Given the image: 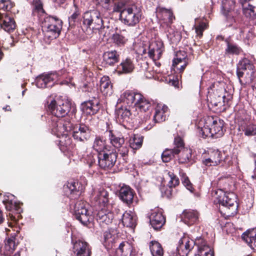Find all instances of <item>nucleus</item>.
Here are the masks:
<instances>
[{"label":"nucleus","mask_w":256,"mask_h":256,"mask_svg":"<svg viewBox=\"0 0 256 256\" xmlns=\"http://www.w3.org/2000/svg\"><path fill=\"white\" fill-rule=\"evenodd\" d=\"M70 110V104L68 102L57 103L54 100H52L50 104L48 102V110L52 114L48 118V124L52 134L62 135L64 130L70 129L72 120L69 114Z\"/></svg>","instance_id":"nucleus-1"},{"label":"nucleus","mask_w":256,"mask_h":256,"mask_svg":"<svg viewBox=\"0 0 256 256\" xmlns=\"http://www.w3.org/2000/svg\"><path fill=\"white\" fill-rule=\"evenodd\" d=\"M72 131V136L76 142H80L82 144H75L76 149L84 151L86 148V142L90 138L91 129L88 126L80 123L74 124L72 122L70 130H64V132Z\"/></svg>","instance_id":"nucleus-2"},{"label":"nucleus","mask_w":256,"mask_h":256,"mask_svg":"<svg viewBox=\"0 0 256 256\" xmlns=\"http://www.w3.org/2000/svg\"><path fill=\"white\" fill-rule=\"evenodd\" d=\"M156 16L162 22L160 24V28H164V31L168 33V38L172 42H174L175 40H179L180 36L178 32H174L171 34L168 30L171 28V25L176 19L172 10L159 6L156 8Z\"/></svg>","instance_id":"nucleus-3"},{"label":"nucleus","mask_w":256,"mask_h":256,"mask_svg":"<svg viewBox=\"0 0 256 256\" xmlns=\"http://www.w3.org/2000/svg\"><path fill=\"white\" fill-rule=\"evenodd\" d=\"M254 72V64L250 59L244 58L237 64L236 76L242 85L251 82L253 80Z\"/></svg>","instance_id":"nucleus-4"},{"label":"nucleus","mask_w":256,"mask_h":256,"mask_svg":"<svg viewBox=\"0 0 256 256\" xmlns=\"http://www.w3.org/2000/svg\"><path fill=\"white\" fill-rule=\"evenodd\" d=\"M62 26V20L56 16H45L42 22L44 35L50 40H54L59 36Z\"/></svg>","instance_id":"nucleus-5"},{"label":"nucleus","mask_w":256,"mask_h":256,"mask_svg":"<svg viewBox=\"0 0 256 256\" xmlns=\"http://www.w3.org/2000/svg\"><path fill=\"white\" fill-rule=\"evenodd\" d=\"M220 212L224 217H230L236 214L238 210L237 196L233 192L224 193L218 200Z\"/></svg>","instance_id":"nucleus-6"},{"label":"nucleus","mask_w":256,"mask_h":256,"mask_svg":"<svg viewBox=\"0 0 256 256\" xmlns=\"http://www.w3.org/2000/svg\"><path fill=\"white\" fill-rule=\"evenodd\" d=\"M86 206V202L82 200H77L75 203L70 204L71 212L75 218L84 225H86L92 220L91 212L88 210Z\"/></svg>","instance_id":"nucleus-7"},{"label":"nucleus","mask_w":256,"mask_h":256,"mask_svg":"<svg viewBox=\"0 0 256 256\" xmlns=\"http://www.w3.org/2000/svg\"><path fill=\"white\" fill-rule=\"evenodd\" d=\"M82 24L87 28L92 30H100L104 28L101 14L97 10L85 12L82 15Z\"/></svg>","instance_id":"nucleus-8"},{"label":"nucleus","mask_w":256,"mask_h":256,"mask_svg":"<svg viewBox=\"0 0 256 256\" xmlns=\"http://www.w3.org/2000/svg\"><path fill=\"white\" fill-rule=\"evenodd\" d=\"M141 10L136 5L126 6L121 11L120 18L122 22L128 26H134L139 23Z\"/></svg>","instance_id":"nucleus-9"},{"label":"nucleus","mask_w":256,"mask_h":256,"mask_svg":"<svg viewBox=\"0 0 256 256\" xmlns=\"http://www.w3.org/2000/svg\"><path fill=\"white\" fill-rule=\"evenodd\" d=\"M118 154L116 152L110 150L98 154V165L104 170H110L115 165Z\"/></svg>","instance_id":"nucleus-10"},{"label":"nucleus","mask_w":256,"mask_h":256,"mask_svg":"<svg viewBox=\"0 0 256 256\" xmlns=\"http://www.w3.org/2000/svg\"><path fill=\"white\" fill-rule=\"evenodd\" d=\"M238 126L240 130L244 132L247 136L256 135V120H252L250 116L246 114L238 119Z\"/></svg>","instance_id":"nucleus-11"},{"label":"nucleus","mask_w":256,"mask_h":256,"mask_svg":"<svg viewBox=\"0 0 256 256\" xmlns=\"http://www.w3.org/2000/svg\"><path fill=\"white\" fill-rule=\"evenodd\" d=\"M206 124L210 126L214 138L222 137L225 132L224 121L216 116H208L205 118Z\"/></svg>","instance_id":"nucleus-12"},{"label":"nucleus","mask_w":256,"mask_h":256,"mask_svg":"<svg viewBox=\"0 0 256 256\" xmlns=\"http://www.w3.org/2000/svg\"><path fill=\"white\" fill-rule=\"evenodd\" d=\"M72 251L74 256H91L92 247L84 240L72 238Z\"/></svg>","instance_id":"nucleus-13"},{"label":"nucleus","mask_w":256,"mask_h":256,"mask_svg":"<svg viewBox=\"0 0 256 256\" xmlns=\"http://www.w3.org/2000/svg\"><path fill=\"white\" fill-rule=\"evenodd\" d=\"M198 246V254L194 256H214L213 248L208 244L207 241L202 236L196 238L194 240V246Z\"/></svg>","instance_id":"nucleus-14"},{"label":"nucleus","mask_w":256,"mask_h":256,"mask_svg":"<svg viewBox=\"0 0 256 256\" xmlns=\"http://www.w3.org/2000/svg\"><path fill=\"white\" fill-rule=\"evenodd\" d=\"M100 107L99 99L94 97L82 102L80 106L82 111L87 116L95 115L99 112Z\"/></svg>","instance_id":"nucleus-15"},{"label":"nucleus","mask_w":256,"mask_h":256,"mask_svg":"<svg viewBox=\"0 0 256 256\" xmlns=\"http://www.w3.org/2000/svg\"><path fill=\"white\" fill-rule=\"evenodd\" d=\"M164 50V44L161 40L152 41L150 42L148 47V56L153 60H158L161 58Z\"/></svg>","instance_id":"nucleus-16"},{"label":"nucleus","mask_w":256,"mask_h":256,"mask_svg":"<svg viewBox=\"0 0 256 256\" xmlns=\"http://www.w3.org/2000/svg\"><path fill=\"white\" fill-rule=\"evenodd\" d=\"M148 217L150 225L156 230H160L166 222L162 211L158 209L152 211Z\"/></svg>","instance_id":"nucleus-17"},{"label":"nucleus","mask_w":256,"mask_h":256,"mask_svg":"<svg viewBox=\"0 0 256 256\" xmlns=\"http://www.w3.org/2000/svg\"><path fill=\"white\" fill-rule=\"evenodd\" d=\"M112 208H102L100 210L98 211L96 219L102 226L108 225L112 222L114 216L112 212Z\"/></svg>","instance_id":"nucleus-18"},{"label":"nucleus","mask_w":256,"mask_h":256,"mask_svg":"<svg viewBox=\"0 0 256 256\" xmlns=\"http://www.w3.org/2000/svg\"><path fill=\"white\" fill-rule=\"evenodd\" d=\"M194 248V240L188 237L184 236L178 242L176 250L179 256H188Z\"/></svg>","instance_id":"nucleus-19"},{"label":"nucleus","mask_w":256,"mask_h":256,"mask_svg":"<svg viewBox=\"0 0 256 256\" xmlns=\"http://www.w3.org/2000/svg\"><path fill=\"white\" fill-rule=\"evenodd\" d=\"M56 78V74L54 73L42 74L36 78V85L41 88L52 87Z\"/></svg>","instance_id":"nucleus-20"},{"label":"nucleus","mask_w":256,"mask_h":256,"mask_svg":"<svg viewBox=\"0 0 256 256\" xmlns=\"http://www.w3.org/2000/svg\"><path fill=\"white\" fill-rule=\"evenodd\" d=\"M135 196L136 194L134 190L130 186H124L119 190L118 196L120 200L129 207L133 203Z\"/></svg>","instance_id":"nucleus-21"},{"label":"nucleus","mask_w":256,"mask_h":256,"mask_svg":"<svg viewBox=\"0 0 256 256\" xmlns=\"http://www.w3.org/2000/svg\"><path fill=\"white\" fill-rule=\"evenodd\" d=\"M18 232L19 230H16V232L12 234L10 237L5 240L4 248V253L5 254L11 255L15 250L19 244L18 240L17 238Z\"/></svg>","instance_id":"nucleus-22"},{"label":"nucleus","mask_w":256,"mask_h":256,"mask_svg":"<svg viewBox=\"0 0 256 256\" xmlns=\"http://www.w3.org/2000/svg\"><path fill=\"white\" fill-rule=\"evenodd\" d=\"M104 244L108 249L112 248L118 240V230L116 229H109L106 231L104 234Z\"/></svg>","instance_id":"nucleus-23"},{"label":"nucleus","mask_w":256,"mask_h":256,"mask_svg":"<svg viewBox=\"0 0 256 256\" xmlns=\"http://www.w3.org/2000/svg\"><path fill=\"white\" fill-rule=\"evenodd\" d=\"M94 200L102 208H112V205L110 203L109 193L104 188H100L96 192Z\"/></svg>","instance_id":"nucleus-24"},{"label":"nucleus","mask_w":256,"mask_h":256,"mask_svg":"<svg viewBox=\"0 0 256 256\" xmlns=\"http://www.w3.org/2000/svg\"><path fill=\"white\" fill-rule=\"evenodd\" d=\"M66 187L68 188L70 199H75L78 198L84 192V186L78 180H70L68 182Z\"/></svg>","instance_id":"nucleus-25"},{"label":"nucleus","mask_w":256,"mask_h":256,"mask_svg":"<svg viewBox=\"0 0 256 256\" xmlns=\"http://www.w3.org/2000/svg\"><path fill=\"white\" fill-rule=\"evenodd\" d=\"M242 4V13L246 18L250 20L256 19V0H245Z\"/></svg>","instance_id":"nucleus-26"},{"label":"nucleus","mask_w":256,"mask_h":256,"mask_svg":"<svg viewBox=\"0 0 256 256\" xmlns=\"http://www.w3.org/2000/svg\"><path fill=\"white\" fill-rule=\"evenodd\" d=\"M182 220L190 226L196 224L199 222V213L195 210H186L182 213Z\"/></svg>","instance_id":"nucleus-27"},{"label":"nucleus","mask_w":256,"mask_h":256,"mask_svg":"<svg viewBox=\"0 0 256 256\" xmlns=\"http://www.w3.org/2000/svg\"><path fill=\"white\" fill-rule=\"evenodd\" d=\"M234 4L233 2L226 1L222 2V12L229 26H232L235 22L234 12Z\"/></svg>","instance_id":"nucleus-28"},{"label":"nucleus","mask_w":256,"mask_h":256,"mask_svg":"<svg viewBox=\"0 0 256 256\" xmlns=\"http://www.w3.org/2000/svg\"><path fill=\"white\" fill-rule=\"evenodd\" d=\"M134 64L132 60L126 58L122 60L116 67V71L118 74H129L134 71Z\"/></svg>","instance_id":"nucleus-29"},{"label":"nucleus","mask_w":256,"mask_h":256,"mask_svg":"<svg viewBox=\"0 0 256 256\" xmlns=\"http://www.w3.org/2000/svg\"><path fill=\"white\" fill-rule=\"evenodd\" d=\"M22 212V209L21 208L20 204L16 202L13 210L7 214L9 226L13 227L17 222L22 218V216L20 214Z\"/></svg>","instance_id":"nucleus-30"},{"label":"nucleus","mask_w":256,"mask_h":256,"mask_svg":"<svg viewBox=\"0 0 256 256\" xmlns=\"http://www.w3.org/2000/svg\"><path fill=\"white\" fill-rule=\"evenodd\" d=\"M226 47L224 50V54L226 56L240 54L243 50L237 44L234 42L230 38H227L224 40Z\"/></svg>","instance_id":"nucleus-31"},{"label":"nucleus","mask_w":256,"mask_h":256,"mask_svg":"<svg viewBox=\"0 0 256 256\" xmlns=\"http://www.w3.org/2000/svg\"><path fill=\"white\" fill-rule=\"evenodd\" d=\"M106 132L108 133V136L110 143L115 148H120L124 144V138L120 132H114L112 130H107Z\"/></svg>","instance_id":"nucleus-32"},{"label":"nucleus","mask_w":256,"mask_h":256,"mask_svg":"<svg viewBox=\"0 0 256 256\" xmlns=\"http://www.w3.org/2000/svg\"><path fill=\"white\" fill-rule=\"evenodd\" d=\"M103 62L107 66H114L119 62L120 56L116 50H111L105 52L102 56Z\"/></svg>","instance_id":"nucleus-33"},{"label":"nucleus","mask_w":256,"mask_h":256,"mask_svg":"<svg viewBox=\"0 0 256 256\" xmlns=\"http://www.w3.org/2000/svg\"><path fill=\"white\" fill-rule=\"evenodd\" d=\"M242 239L253 250H256V228L249 229L242 235Z\"/></svg>","instance_id":"nucleus-34"},{"label":"nucleus","mask_w":256,"mask_h":256,"mask_svg":"<svg viewBox=\"0 0 256 256\" xmlns=\"http://www.w3.org/2000/svg\"><path fill=\"white\" fill-rule=\"evenodd\" d=\"M0 21V28L6 32L10 33L16 29V23L13 18L5 14L2 16Z\"/></svg>","instance_id":"nucleus-35"},{"label":"nucleus","mask_w":256,"mask_h":256,"mask_svg":"<svg viewBox=\"0 0 256 256\" xmlns=\"http://www.w3.org/2000/svg\"><path fill=\"white\" fill-rule=\"evenodd\" d=\"M140 94L134 90H126L121 94L120 100L130 106L132 105L134 106L137 101V96Z\"/></svg>","instance_id":"nucleus-36"},{"label":"nucleus","mask_w":256,"mask_h":256,"mask_svg":"<svg viewBox=\"0 0 256 256\" xmlns=\"http://www.w3.org/2000/svg\"><path fill=\"white\" fill-rule=\"evenodd\" d=\"M118 252L121 253V256H139L136 248L128 242H121Z\"/></svg>","instance_id":"nucleus-37"},{"label":"nucleus","mask_w":256,"mask_h":256,"mask_svg":"<svg viewBox=\"0 0 256 256\" xmlns=\"http://www.w3.org/2000/svg\"><path fill=\"white\" fill-rule=\"evenodd\" d=\"M121 220L124 226L134 228L137 224V218L136 215L131 211L125 212L121 214Z\"/></svg>","instance_id":"nucleus-38"},{"label":"nucleus","mask_w":256,"mask_h":256,"mask_svg":"<svg viewBox=\"0 0 256 256\" xmlns=\"http://www.w3.org/2000/svg\"><path fill=\"white\" fill-rule=\"evenodd\" d=\"M116 115L119 121L122 122L128 123L132 119V114L129 108L121 106L116 110Z\"/></svg>","instance_id":"nucleus-39"},{"label":"nucleus","mask_w":256,"mask_h":256,"mask_svg":"<svg viewBox=\"0 0 256 256\" xmlns=\"http://www.w3.org/2000/svg\"><path fill=\"white\" fill-rule=\"evenodd\" d=\"M136 100L134 106L142 112H146L152 108V102L146 99L141 94L138 95Z\"/></svg>","instance_id":"nucleus-40"},{"label":"nucleus","mask_w":256,"mask_h":256,"mask_svg":"<svg viewBox=\"0 0 256 256\" xmlns=\"http://www.w3.org/2000/svg\"><path fill=\"white\" fill-rule=\"evenodd\" d=\"M106 139L102 136L96 135L93 142L92 148L99 154L106 152Z\"/></svg>","instance_id":"nucleus-41"},{"label":"nucleus","mask_w":256,"mask_h":256,"mask_svg":"<svg viewBox=\"0 0 256 256\" xmlns=\"http://www.w3.org/2000/svg\"><path fill=\"white\" fill-rule=\"evenodd\" d=\"M100 87L104 95L110 96L112 94V84L109 76H104L101 78Z\"/></svg>","instance_id":"nucleus-42"},{"label":"nucleus","mask_w":256,"mask_h":256,"mask_svg":"<svg viewBox=\"0 0 256 256\" xmlns=\"http://www.w3.org/2000/svg\"><path fill=\"white\" fill-rule=\"evenodd\" d=\"M55 135L60 138L59 145L62 150H70L73 148L72 140L70 136H68L67 132H64L62 135L60 136Z\"/></svg>","instance_id":"nucleus-43"},{"label":"nucleus","mask_w":256,"mask_h":256,"mask_svg":"<svg viewBox=\"0 0 256 256\" xmlns=\"http://www.w3.org/2000/svg\"><path fill=\"white\" fill-rule=\"evenodd\" d=\"M124 32H126V31L124 30L120 31L119 32H116L112 34V39L115 45L121 47L126 44L128 40V38L125 35Z\"/></svg>","instance_id":"nucleus-44"},{"label":"nucleus","mask_w":256,"mask_h":256,"mask_svg":"<svg viewBox=\"0 0 256 256\" xmlns=\"http://www.w3.org/2000/svg\"><path fill=\"white\" fill-rule=\"evenodd\" d=\"M178 158V162L180 164H193L194 159L192 158V150L186 148L182 150Z\"/></svg>","instance_id":"nucleus-45"},{"label":"nucleus","mask_w":256,"mask_h":256,"mask_svg":"<svg viewBox=\"0 0 256 256\" xmlns=\"http://www.w3.org/2000/svg\"><path fill=\"white\" fill-rule=\"evenodd\" d=\"M210 103L215 106H223L225 102V96L222 94V91L220 92L218 90L213 92L210 96Z\"/></svg>","instance_id":"nucleus-46"},{"label":"nucleus","mask_w":256,"mask_h":256,"mask_svg":"<svg viewBox=\"0 0 256 256\" xmlns=\"http://www.w3.org/2000/svg\"><path fill=\"white\" fill-rule=\"evenodd\" d=\"M149 247L152 256H164V250L162 244L156 240L150 242Z\"/></svg>","instance_id":"nucleus-47"},{"label":"nucleus","mask_w":256,"mask_h":256,"mask_svg":"<svg viewBox=\"0 0 256 256\" xmlns=\"http://www.w3.org/2000/svg\"><path fill=\"white\" fill-rule=\"evenodd\" d=\"M168 109V107L166 106H163L162 108L160 107H157L155 109L154 116V120L155 122H161L166 120V112Z\"/></svg>","instance_id":"nucleus-48"},{"label":"nucleus","mask_w":256,"mask_h":256,"mask_svg":"<svg viewBox=\"0 0 256 256\" xmlns=\"http://www.w3.org/2000/svg\"><path fill=\"white\" fill-rule=\"evenodd\" d=\"M144 136L140 134H134L129 140L130 146L134 150L140 148L143 143Z\"/></svg>","instance_id":"nucleus-49"},{"label":"nucleus","mask_w":256,"mask_h":256,"mask_svg":"<svg viewBox=\"0 0 256 256\" xmlns=\"http://www.w3.org/2000/svg\"><path fill=\"white\" fill-rule=\"evenodd\" d=\"M208 154L215 165L218 166L222 162L223 160L222 154L218 150H210L208 151Z\"/></svg>","instance_id":"nucleus-50"},{"label":"nucleus","mask_w":256,"mask_h":256,"mask_svg":"<svg viewBox=\"0 0 256 256\" xmlns=\"http://www.w3.org/2000/svg\"><path fill=\"white\" fill-rule=\"evenodd\" d=\"M74 10L72 14L68 18L70 26L74 28L78 24L80 15V10L76 4H74Z\"/></svg>","instance_id":"nucleus-51"},{"label":"nucleus","mask_w":256,"mask_h":256,"mask_svg":"<svg viewBox=\"0 0 256 256\" xmlns=\"http://www.w3.org/2000/svg\"><path fill=\"white\" fill-rule=\"evenodd\" d=\"M32 14L33 16L45 14V10L43 8V4L40 0H33L32 1Z\"/></svg>","instance_id":"nucleus-52"},{"label":"nucleus","mask_w":256,"mask_h":256,"mask_svg":"<svg viewBox=\"0 0 256 256\" xmlns=\"http://www.w3.org/2000/svg\"><path fill=\"white\" fill-rule=\"evenodd\" d=\"M174 148H172L174 150V154H179L182 150L186 148L184 147V143L182 138L179 136H176L174 139Z\"/></svg>","instance_id":"nucleus-53"},{"label":"nucleus","mask_w":256,"mask_h":256,"mask_svg":"<svg viewBox=\"0 0 256 256\" xmlns=\"http://www.w3.org/2000/svg\"><path fill=\"white\" fill-rule=\"evenodd\" d=\"M177 154H174V150L172 148H166L162 153L161 157L164 162H168L174 157L175 155Z\"/></svg>","instance_id":"nucleus-54"},{"label":"nucleus","mask_w":256,"mask_h":256,"mask_svg":"<svg viewBox=\"0 0 256 256\" xmlns=\"http://www.w3.org/2000/svg\"><path fill=\"white\" fill-rule=\"evenodd\" d=\"M168 176L170 178L168 182V186L176 188L180 184L178 178L172 172L169 171L168 172Z\"/></svg>","instance_id":"nucleus-55"},{"label":"nucleus","mask_w":256,"mask_h":256,"mask_svg":"<svg viewBox=\"0 0 256 256\" xmlns=\"http://www.w3.org/2000/svg\"><path fill=\"white\" fill-rule=\"evenodd\" d=\"M180 174L181 176V180L183 184L188 190L192 192L194 190V188L186 174L182 170L180 172Z\"/></svg>","instance_id":"nucleus-56"},{"label":"nucleus","mask_w":256,"mask_h":256,"mask_svg":"<svg viewBox=\"0 0 256 256\" xmlns=\"http://www.w3.org/2000/svg\"><path fill=\"white\" fill-rule=\"evenodd\" d=\"M200 136L204 138H214V135L212 134V132L210 126H208L204 122L203 128H202L200 131Z\"/></svg>","instance_id":"nucleus-57"},{"label":"nucleus","mask_w":256,"mask_h":256,"mask_svg":"<svg viewBox=\"0 0 256 256\" xmlns=\"http://www.w3.org/2000/svg\"><path fill=\"white\" fill-rule=\"evenodd\" d=\"M14 6L10 0H0V10L10 11Z\"/></svg>","instance_id":"nucleus-58"},{"label":"nucleus","mask_w":256,"mask_h":256,"mask_svg":"<svg viewBox=\"0 0 256 256\" xmlns=\"http://www.w3.org/2000/svg\"><path fill=\"white\" fill-rule=\"evenodd\" d=\"M118 149V151L120 155L122 157L123 160L125 163L127 162L128 153L129 152V148L127 146L126 144L124 143L120 148H116Z\"/></svg>","instance_id":"nucleus-59"},{"label":"nucleus","mask_w":256,"mask_h":256,"mask_svg":"<svg viewBox=\"0 0 256 256\" xmlns=\"http://www.w3.org/2000/svg\"><path fill=\"white\" fill-rule=\"evenodd\" d=\"M173 188L174 187L170 186H163L160 188V190L163 196L167 198H170L173 195Z\"/></svg>","instance_id":"nucleus-60"},{"label":"nucleus","mask_w":256,"mask_h":256,"mask_svg":"<svg viewBox=\"0 0 256 256\" xmlns=\"http://www.w3.org/2000/svg\"><path fill=\"white\" fill-rule=\"evenodd\" d=\"M98 154H96L93 152L87 154L85 158L86 163L88 165L89 168L92 167L96 162V158H97Z\"/></svg>","instance_id":"nucleus-61"},{"label":"nucleus","mask_w":256,"mask_h":256,"mask_svg":"<svg viewBox=\"0 0 256 256\" xmlns=\"http://www.w3.org/2000/svg\"><path fill=\"white\" fill-rule=\"evenodd\" d=\"M208 26L205 22H202L195 27L196 32L200 38L202 36L203 32L208 28Z\"/></svg>","instance_id":"nucleus-62"},{"label":"nucleus","mask_w":256,"mask_h":256,"mask_svg":"<svg viewBox=\"0 0 256 256\" xmlns=\"http://www.w3.org/2000/svg\"><path fill=\"white\" fill-rule=\"evenodd\" d=\"M2 202L5 206L6 210L10 212L13 210V208L14 207V205L16 203V202H14L12 200H10L7 198H5L4 200H3Z\"/></svg>","instance_id":"nucleus-63"},{"label":"nucleus","mask_w":256,"mask_h":256,"mask_svg":"<svg viewBox=\"0 0 256 256\" xmlns=\"http://www.w3.org/2000/svg\"><path fill=\"white\" fill-rule=\"evenodd\" d=\"M168 83L170 85L174 86L176 88H179V81L176 76H170L168 80Z\"/></svg>","instance_id":"nucleus-64"}]
</instances>
